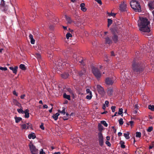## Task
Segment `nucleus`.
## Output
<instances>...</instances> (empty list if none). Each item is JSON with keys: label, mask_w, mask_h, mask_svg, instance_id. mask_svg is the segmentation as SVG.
<instances>
[{"label": "nucleus", "mask_w": 154, "mask_h": 154, "mask_svg": "<svg viewBox=\"0 0 154 154\" xmlns=\"http://www.w3.org/2000/svg\"><path fill=\"white\" fill-rule=\"evenodd\" d=\"M144 68V65L141 62L139 61L137 58H134L132 64V68L133 70L132 75L127 77L125 75L126 79L130 82H132L134 83L135 79L140 73L143 71Z\"/></svg>", "instance_id": "nucleus-1"}, {"label": "nucleus", "mask_w": 154, "mask_h": 154, "mask_svg": "<svg viewBox=\"0 0 154 154\" xmlns=\"http://www.w3.org/2000/svg\"><path fill=\"white\" fill-rule=\"evenodd\" d=\"M149 22L146 18H140V21H139L138 25L139 27L140 30L142 33H145V34H148L147 35L149 36L150 34L149 32H150V28L148 27V25L149 24Z\"/></svg>", "instance_id": "nucleus-2"}, {"label": "nucleus", "mask_w": 154, "mask_h": 154, "mask_svg": "<svg viewBox=\"0 0 154 154\" xmlns=\"http://www.w3.org/2000/svg\"><path fill=\"white\" fill-rule=\"evenodd\" d=\"M130 5L132 9L136 12H140L141 11V7L139 2L136 0L131 1Z\"/></svg>", "instance_id": "nucleus-3"}, {"label": "nucleus", "mask_w": 154, "mask_h": 154, "mask_svg": "<svg viewBox=\"0 0 154 154\" xmlns=\"http://www.w3.org/2000/svg\"><path fill=\"white\" fill-rule=\"evenodd\" d=\"M66 61L63 62L62 61H61L60 60L56 62L55 63V65H54L55 68H57V69H62L66 67Z\"/></svg>", "instance_id": "nucleus-4"}, {"label": "nucleus", "mask_w": 154, "mask_h": 154, "mask_svg": "<svg viewBox=\"0 0 154 154\" xmlns=\"http://www.w3.org/2000/svg\"><path fill=\"white\" fill-rule=\"evenodd\" d=\"M92 71L93 74L97 79L100 78L101 76V74L97 68L94 67H93L92 69Z\"/></svg>", "instance_id": "nucleus-5"}, {"label": "nucleus", "mask_w": 154, "mask_h": 154, "mask_svg": "<svg viewBox=\"0 0 154 154\" xmlns=\"http://www.w3.org/2000/svg\"><path fill=\"white\" fill-rule=\"evenodd\" d=\"M32 154H38V150L32 143H30L29 145Z\"/></svg>", "instance_id": "nucleus-6"}, {"label": "nucleus", "mask_w": 154, "mask_h": 154, "mask_svg": "<svg viewBox=\"0 0 154 154\" xmlns=\"http://www.w3.org/2000/svg\"><path fill=\"white\" fill-rule=\"evenodd\" d=\"M5 2L4 0H2L0 4V9L5 13H8V7L7 5H5Z\"/></svg>", "instance_id": "nucleus-7"}, {"label": "nucleus", "mask_w": 154, "mask_h": 154, "mask_svg": "<svg viewBox=\"0 0 154 154\" xmlns=\"http://www.w3.org/2000/svg\"><path fill=\"white\" fill-rule=\"evenodd\" d=\"M98 135L99 145L101 146H102L104 144V142L103 136L101 132H99L98 133Z\"/></svg>", "instance_id": "nucleus-8"}, {"label": "nucleus", "mask_w": 154, "mask_h": 154, "mask_svg": "<svg viewBox=\"0 0 154 154\" xmlns=\"http://www.w3.org/2000/svg\"><path fill=\"white\" fill-rule=\"evenodd\" d=\"M97 89L98 93L102 95H103L105 93L103 88L100 85H97L96 86Z\"/></svg>", "instance_id": "nucleus-9"}, {"label": "nucleus", "mask_w": 154, "mask_h": 154, "mask_svg": "<svg viewBox=\"0 0 154 154\" xmlns=\"http://www.w3.org/2000/svg\"><path fill=\"white\" fill-rule=\"evenodd\" d=\"M113 35L112 36V42L116 43L119 41V37L116 34L115 32H113Z\"/></svg>", "instance_id": "nucleus-10"}, {"label": "nucleus", "mask_w": 154, "mask_h": 154, "mask_svg": "<svg viewBox=\"0 0 154 154\" xmlns=\"http://www.w3.org/2000/svg\"><path fill=\"white\" fill-rule=\"evenodd\" d=\"M125 1H123L122 2H121L120 5V10L121 11H126V5L125 3Z\"/></svg>", "instance_id": "nucleus-11"}, {"label": "nucleus", "mask_w": 154, "mask_h": 154, "mask_svg": "<svg viewBox=\"0 0 154 154\" xmlns=\"http://www.w3.org/2000/svg\"><path fill=\"white\" fill-rule=\"evenodd\" d=\"M114 79L113 78H107L106 79L105 82L108 85H112L114 82Z\"/></svg>", "instance_id": "nucleus-12"}, {"label": "nucleus", "mask_w": 154, "mask_h": 154, "mask_svg": "<svg viewBox=\"0 0 154 154\" xmlns=\"http://www.w3.org/2000/svg\"><path fill=\"white\" fill-rule=\"evenodd\" d=\"M105 43L110 45L112 43V38L107 36L105 38Z\"/></svg>", "instance_id": "nucleus-13"}, {"label": "nucleus", "mask_w": 154, "mask_h": 154, "mask_svg": "<svg viewBox=\"0 0 154 154\" xmlns=\"http://www.w3.org/2000/svg\"><path fill=\"white\" fill-rule=\"evenodd\" d=\"M10 69L15 74H16L17 73V71L18 69V66H15L14 68L13 67L11 66L9 67Z\"/></svg>", "instance_id": "nucleus-14"}, {"label": "nucleus", "mask_w": 154, "mask_h": 154, "mask_svg": "<svg viewBox=\"0 0 154 154\" xmlns=\"http://www.w3.org/2000/svg\"><path fill=\"white\" fill-rule=\"evenodd\" d=\"M86 70L85 69L83 68L82 69L79 73V75L80 76H82L83 75H85L86 74Z\"/></svg>", "instance_id": "nucleus-15"}, {"label": "nucleus", "mask_w": 154, "mask_h": 154, "mask_svg": "<svg viewBox=\"0 0 154 154\" xmlns=\"http://www.w3.org/2000/svg\"><path fill=\"white\" fill-rule=\"evenodd\" d=\"M65 18H66V20L67 21V23L70 24L72 23V20L71 19L70 17L66 15H65Z\"/></svg>", "instance_id": "nucleus-16"}, {"label": "nucleus", "mask_w": 154, "mask_h": 154, "mask_svg": "<svg viewBox=\"0 0 154 154\" xmlns=\"http://www.w3.org/2000/svg\"><path fill=\"white\" fill-rule=\"evenodd\" d=\"M62 77L64 79H66L69 76V74L67 72L64 73L61 75Z\"/></svg>", "instance_id": "nucleus-17"}, {"label": "nucleus", "mask_w": 154, "mask_h": 154, "mask_svg": "<svg viewBox=\"0 0 154 154\" xmlns=\"http://www.w3.org/2000/svg\"><path fill=\"white\" fill-rule=\"evenodd\" d=\"M81 9L83 11L85 12L86 10V8L85 7V4L84 3H82L80 5Z\"/></svg>", "instance_id": "nucleus-18"}, {"label": "nucleus", "mask_w": 154, "mask_h": 154, "mask_svg": "<svg viewBox=\"0 0 154 154\" xmlns=\"http://www.w3.org/2000/svg\"><path fill=\"white\" fill-rule=\"evenodd\" d=\"M24 113H25V117L26 118H28L29 117V110L27 109H26L24 111Z\"/></svg>", "instance_id": "nucleus-19"}, {"label": "nucleus", "mask_w": 154, "mask_h": 154, "mask_svg": "<svg viewBox=\"0 0 154 154\" xmlns=\"http://www.w3.org/2000/svg\"><path fill=\"white\" fill-rule=\"evenodd\" d=\"M148 6L149 9L153 10L154 8L153 5V2H149L148 4Z\"/></svg>", "instance_id": "nucleus-20"}, {"label": "nucleus", "mask_w": 154, "mask_h": 154, "mask_svg": "<svg viewBox=\"0 0 154 154\" xmlns=\"http://www.w3.org/2000/svg\"><path fill=\"white\" fill-rule=\"evenodd\" d=\"M63 110L62 111H61L60 110H58V112L59 113H61V114H62L63 115H64L66 114V112L65 111V107H63L62 108Z\"/></svg>", "instance_id": "nucleus-21"}, {"label": "nucleus", "mask_w": 154, "mask_h": 154, "mask_svg": "<svg viewBox=\"0 0 154 154\" xmlns=\"http://www.w3.org/2000/svg\"><path fill=\"white\" fill-rule=\"evenodd\" d=\"M28 137L29 139H30L31 138L34 139L36 137L34 133H32L28 135Z\"/></svg>", "instance_id": "nucleus-22"}, {"label": "nucleus", "mask_w": 154, "mask_h": 154, "mask_svg": "<svg viewBox=\"0 0 154 154\" xmlns=\"http://www.w3.org/2000/svg\"><path fill=\"white\" fill-rule=\"evenodd\" d=\"M60 114L58 112H57L55 114L53 115L52 117L54 119V120L56 121L58 118V116L60 115Z\"/></svg>", "instance_id": "nucleus-23"}, {"label": "nucleus", "mask_w": 154, "mask_h": 154, "mask_svg": "<svg viewBox=\"0 0 154 154\" xmlns=\"http://www.w3.org/2000/svg\"><path fill=\"white\" fill-rule=\"evenodd\" d=\"M30 2L31 4V5L33 6L34 7H35L37 6V3L35 2L34 0H30Z\"/></svg>", "instance_id": "nucleus-24"}, {"label": "nucleus", "mask_w": 154, "mask_h": 154, "mask_svg": "<svg viewBox=\"0 0 154 154\" xmlns=\"http://www.w3.org/2000/svg\"><path fill=\"white\" fill-rule=\"evenodd\" d=\"M67 91L69 93L72 94V95L73 96H74V92L72 89L70 88H67Z\"/></svg>", "instance_id": "nucleus-25"}, {"label": "nucleus", "mask_w": 154, "mask_h": 154, "mask_svg": "<svg viewBox=\"0 0 154 154\" xmlns=\"http://www.w3.org/2000/svg\"><path fill=\"white\" fill-rule=\"evenodd\" d=\"M63 97L64 98L68 99V100H70V96L69 95H67L66 93H64L63 94Z\"/></svg>", "instance_id": "nucleus-26"}, {"label": "nucleus", "mask_w": 154, "mask_h": 154, "mask_svg": "<svg viewBox=\"0 0 154 154\" xmlns=\"http://www.w3.org/2000/svg\"><path fill=\"white\" fill-rule=\"evenodd\" d=\"M35 57L37 59L38 61L41 60V56L40 54L38 53H36L35 54Z\"/></svg>", "instance_id": "nucleus-27"}, {"label": "nucleus", "mask_w": 154, "mask_h": 154, "mask_svg": "<svg viewBox=\"0 0 154 154\" xmlns=\"http://www.w3.org/2000/svg\"><path fill=\"white\" fill-rule=\"evenodd\" d=\"M14 119L15 120V122L17 123H18L22 120V119L21 117L16 116L14 117Z\"/></svg>", "instance_id": "nucleus-28"}, {"label": "nucleus", "mask_w": 154, "mask_h": 154, "mask_svg": "<svg viewBox=\"0 0 154 154\" xmlns=\"http://www.w3.org/2000/svg\"><path fill=\"white\" fill-rule=\"evenodd\" d=\"M19 68L22 70H25L26 69V68L25 66V65L23 64H20L19 66Z\"/></svg>", "instance_id": "nucleus-29"}, {"label": "nucleus", "mask_w": 154, "mask_h": 154, "mask_svg": "<svg viewBox=\"0 0 154 154\" xmlns=\"http://www.w3.org/2000/svg\"><path fill=\"white\" fill-rule=\"evenodd\" d=\"M69 116H70L69 114L68 113H66V116H64L63 117V119L64 120H67L69 118Z\"/></svg>", "instance_id": "nucleus-30"}, {"label": "nucleus", "mask_w": 154, "mask_h": 154, "mask_svg": "<svg viewBox=\"0 0 154 154\" xmlns=\"http://www.w3.org/2000/svg\"><path fill=\"white\" fill-rule=\"evenodd\" d=\"M98 129L100 131V132H101V131L103 130V127L101 125V124L100 123H99L98 124Z\"/></svg>", "instance_id": "nucleus-31"}, {"label": "nucleus", "mask_w": 154, "mask_h": 154, "mask_svg": "<svg viewBox=\"0 0 154 154\" xmlns=\"http://www.w3.org/2000/svg\"><path fill=\"white\" fill-rule=\"evenodd\" d=\"M107 22H108V25L107 26L109 27V26L112 23V20L110 19H107Z\"/></svg>", "instance_id": "nucleus-32"}, {"label": "nucleus", "mask_w": 154, "mask_h": 154, "mask_svg": "<svg viewBox=\"0 0 154 154\" xmlns=\"http://www.w3.org/2000/svg\"><path fill=\"white\" fill-rule=\"evenodd\" d=\"M129 132H127L126 133H124V135L125 138L127 139H128L129 138Z\"/></svg>", "instance_id": "nucleus-33"}, {"label": "nucleus", "mask_w": 154, "mask_h": 154, "mask_svg": "<svg viewBox=\"0 0 154 154\" xmlns=\"http://www.w3.org/2000/svg\"><path fill=\"white\" fill-rule=\"evenodd\" d=\"M73 58L75 59L76 60H74L75 62L79 60V57H77V55L76 54H74L73 56Z\"/></svg>", "instance_id": "nucleus-34"}, {"label": "nucleus", "mask_w": 154, "mask_h": 154, "mask_svg": "<svg viewBox=\"0 0 154 154\" xmlns=\"http://www.w3.org/2000/svg\"><path fill=\"white\" fill-rule=\"evenodd\" d=\"M120 143L121 144V147L123 148H125V145L124 144H125V142L123 141H121Z\"/></svg>", "instance_id": "nucleus-35"}, {"label": "nucleus", "mask_w": 154, "mask_h": 154, "mask_svg": "<svg viewBox=\"0 0 154 154\" xmlns=\"http://www.w3.org/2000/svg\"><path fill=\"white\" fill-rule=\"evenodd\" d=\"M113 93V90L112 89H109L107 91V93L109 95H111Z\"/></svg>", "instance_id": "nucleus-36"}, {"label": "nucleus", "mask_w": 154, "mask_h": 154, "mask_svg": "<svg viewBox=\"0 0 154 154\" xmlns=\"http://www.w3.org/2000/svg\"><path fill=\"white\" fill-rule=\"evenodd\" d=\"M101 124H103L104 126L107 127L108 126V124L106 123V122L105 121H102L100 122Z\"/></svg>", "instance_id": "nucleus-37"}, {"label": "nucleus", "mask_w": 154, "mask_h": 154, "mask_svg": "<svg viewBox=\"0 0 154 154\" xmlns=\"http://www.w3.org/2000/svg\"><path fill=\"white\" fill-rule=\"evenodd\" d=\"M66 67H68L69 66V67L72 68L73 67L74 65L72 64H70L68 63V61L67 60H66Z\"/></svg>", "instance_id": "nucleus-38"}, {"label": "nucleus", "mask_w": 154, "mask_h": 154, "mask_svg": "<svg viewBox=\"0 0 154 154\" xmlns=\"http://www.w3.org/2000/svg\"><path fill=\"white\" fill-rule=\"evenodd\" d=\"M27 125V129H28L29 128H32V125L31 123H28L26 124Z\"/></svg>", "instance_id": "nucleus-39"}, {"label": "nucleus", "mask_w": 154, "mask_h": 154, "mask_svg": "<svg viewBox=\"0 0 154 154\" xmlns=\"http://www.w3.org/2000/svg\"><path fill=\"white\" fill-rule=\"evenodd\" d=\"M149 109L152 111H154V106L149 105L148 106Z\"/></svg>", "instance_id": "nucleus-40"}, {"label": "nucleus", "mask_w": 154, "mask_h": 154, "mask_svg": "<svg viewBox=\"0 0 154 154\" xmlns=\"http://www.w3.org/2000/svg\"><path fill=\"white\" fill-rule=\"evenodd\" d=\"M72 35L69 32H68L66 35V37L67 39H68L70 37H72Z\"/></svg>", "instance_id": "nucleus-41"}, {"label": "nucleus", "mask_w": 154, "mask_h": 154, "mask_svg": "<svg viewBox=\"0 0 154 154\" xmlns=\"http://www.w3.org/2000/svg\"><path fill=\"white\" fill-rule=\"evenodd\" d=\"M92 96V94H89V95H87L86 96V98L87 99L90 100L91 99Z\"/></svg>", "instance_id": "nucleus-42"}, {"label": "nucleus", "mask_w": 154, "mask_h": 154, "mask_svg": "<svg viewBox=\"0 0 154 154\" xmlns=\"http://www.w3.org/2000/svg\"><path fill=\"white\" fill-rule=\"evenodd\" d=\"M21 128L22 129H26L27 128V125L26 124H24L21 125Z\"/></svg>", "instance_id": "nucleus-43"}, {"label": "nucleus", "mask_w": 154, "mask_h": 154, "mask_svg": "<svg viewBox=\"0 0 154 154\" xmlns=\"http://www.w3.org/2000/svg\"><path fill=\"white\" fill-rule=\"evenodd\" d=\"M17 111L19 113H24V111H23V110L21 109H17Z\"/></svg>", "instance_id": "nucleus-44"}, {"label": "nucleus", "mask_w": 154, "mask_h": 154, "mask_svg": "<svg viewBox=\"0 0 154 154\" xmlns=\"http://www.w3.org/2000/svg\"><path fill=\"white\" fill-rule=\"evenodd\" d=\"M119 124L120 125H121L123 124L124 122H123L122 119L120 118L119 120Z\"/></svg>", "instance_id": "nucleus-45"}, {"label": "nucleus", "mask_w": 154, "mask_h": 154, "mask_svg": "<svg viewBox=\"0 0 154 154\" xmlns=\"http://www.w3.org/2000/svg\"><path fill=\"white\" fill-rule=\"evenodd\" d=\"M107 14H108V15L109 16H112L113 17H115L116 15V14H115L114 13H110L109 12H107Z\"/></svg>", "instance_id": "nucleus-46"}, {"label": "nucleus", "mask_w": 154, "mask_h": 154, "mask_svg": "<svg viewBox=\"0 0 154 154\" xmlns=\"http://www.w3.org/2000/svg\"><path fill=\"white\" fill-rule=\"evenodd\" d=\"M141 136V133L140 132H137L136 133V137H140Z\"/></svg>", "instance_id": "nucleus-47"}, {"label": "nucleus", "mask_w": 154, "mask_h": 154, "mask_svg": "<svg viewBox=\"0 0 154 154\" xmlns=\"http://www.w3.org/2000/svg\"><path fill=\"white\" fill-rule=\"evenodd\" d=\"M123 109L122 108H120L119 109V111L118 112V114L121 115L122 114Z\"/></svg>", "instance_id": "nucleus-48"}, {"label": "nucleus", "mask_w": 154, "mask_h": 154, "mask_svg": "<svg viewBox=\"0 0 154 154\" xmlns=\"http://www.w3.org/2000/svg\"><path fill=\"white\" fill-rule=\"evenodd\" d=\"M154 147V142H152L150 145L149 146V149H152Z\"/></svg>", "instance_id": "nucleus-49"}, {"label": "nucleus", "mask_w": 154, "mask_h": 154, "mask_svg": "<svg viewBox=\"0 0 154 154\" xmlns=\"http://www.w3.org/2000/svg\"><path fill=\"white\" fill-rule=\"evenodd\" d=\"M153 130V127L152 126L149 127L147 130V131L148 132H150Z\"/></svg>", "instance_id": "nucleus-50"}, {"label": "nucleus", "mask_w": 154, "mask_h": 154, "mask_svg": "<svg viewBox=\"0 0 154 154\" xmlns=\"http://www.w3.org/2000/svg\"><path fill=\"white\" fill-rule=\"evenodd\" d=\"M0 69L4 71H6L7 70V68L6 67H0Z\"/></svg>", "instance_id": "nucleus-51"}, {"label": "nucleus", "mask_w": 154, "mask_h": 154, "mask_svg": "<svg viewBox=\"0 0 154 154\" xmlns=\"http://www.w3.org/2000/svg\"><path fill=\"white\" fill-rule=\"evenodd\" d=\"M106 144L108 146L110 147L111 146V144L108 141H106Z\"/></svg>", "instance_id": "nucleus-52"}, {"label": "nucleus", "mask_w": 154, "mask_h": 154, "mask_svg": "<svg viewBox=\"0 0 154 154\" xmlns=\"http://www.w3.org/2000/svg\"><path fill=\"white\" fill-rule=\"evenodd\" d=\"M116 107V106H112L111 107V109L112 112H114L115 111Z\"/></svg>", "instance_id": "nucleus-53"}, {"label": "nucleus", "mask_w": 154, "mask_h": 154, "mask_svg": "<svg viewBox=\"0 0 154 154\" xmlns=\"http://www.w3.org/2000/svg\"><path fill=\"white\" fill-rule=\"evenodd\" d=\"M40 128L42 130H44L45 128L44 127V124L43 123H42L41 125L40 126Z\"/></svg>", "instance_id": "nucleus-54"}, {"label": "nucleus", "mask_w": 154, "mask_h": 154, "mask_svg": "<svg viewBox=\"0 0 154 154\" xmlns=\"http://www.w3.org/2000/svg\"><path fill=\"white\" fill-rule=\"evenodd\" d=\"M86 91L87 93H89V94H92L91 91L89 89H87L86 90Z\"/></svg>", "instance_id": "nucleus-55"}, {"label": "nucleus", "mask_w": 154, "mask_h": 154, "mask_svg": "<svg viewBox=\"0 0 154 154\" xmlns=\"http://www.w3.org/2000/svg\"><path fill=\"white\" fill-rule=\"evenodd\" d=\"M95 1L97 2L98 4H100V5H101L102 4V2L101 0H94Z\"/></svg>", "instance_id": "nucleus-56"}, {"label": "nucleus", "mask_w": 154, "mask_h": 154, "mask_svg": "<svg viewBox=\"0 0 154 154\" xmlns=\"http://www.w3.org/2000/svg\"><path fill=\"white\" fill-rule=\"evenodd\" d=\"M39 154H45V152L43 151V149H41Z\"/></svg>", "instance_id": "nucleus-57"}, {"label": "nucleus", "mask_w": 154, "mask_h": 154, "mask_svg": "<svg viewBox=\"0 0 154 154\" xmlns=\"http://www.w3.org/2000/svg\"><path fill=\"white\" fill-rule=\"evenodd\" d=\"M31 43L32 44H34L35 43V40L33 39H31L30 41Z\"/></svg>", "instance_id": "nucleus-58"}, {"label": "nucleus", "mask_w": 154, "mask_h": 154, "mask_svg": "<svg viewBox=\"0 0 154 154\" xmlns=\"http://www.w3.org/2000/svg\"><path fill=\"white\" fill-rule=\"evenodd\" d=\"M105 104L106 105V106L107 107L109 106V102L108 101L106 100L105 102Z\"/></svg>", "instance_id": "nucleus-59"}, {"label": "nucleus", "mask_w": 154, "mask_h": 154, "mask_svg": "<svg viewBox=\"0 0 154 154\" xmlns=\"http://www.w3.org/2000/svg\"><path fill=\"white\" fill-rule=\"evenodd\" d=\"M47 11L48 13V16H49L51 14V12H50V11H49V10H47Z\"/></svg>", "instance_id": "nucleus-60"}, {"label": "nucleus", "mask_w": 154, "mask_h": 154, "mask_svg": "<svg viewBox=\"0 0 154 154\" xmlns=\"http://www.w3.org/2000/svg\"><path fill=\"white\" fill-rule=\"evenodd\" d=\"M80 63H81L82 64H83L84 63V60H83L82 59L81 60H79V61H78Z\"/></svg>", "instance_id": "nucleus-61"}, {"label": "nucleus", "mask_w": 154, "mask_h": 154, "mask_svg": "<svg viewBox=\"0 0 154 154\" xmlns=\"http://www.w3.org/2000/svg\"><path fill=\"white\" fill-rule=\"evenodd\" d=\"M13 93L14 95H16V96H18V94L15 91H14Z\"/></svg>", "instance_id": "nucleus-62"}, {"label": "nucleus", "mask_w": 154, "mask_h": 154, "mask_svg": "<svg viewBox=\"0 0 154 154\" xmlns=\"http://www.w3.org/2000/svg\"><path fill=\"white\" fill-rule=\"evenodd\" d=\"M25 97V94H23V95H22L21 96L20 98L21 99H23Z\"/></svg>", "instance_id": "nucleus-63"}, {"label": "nucleus", "mask_w": 154, "mask_h": 154, "mask_svg": "<svg viewBox=\"0 0 154 154\" xmlns=\"http://www.w3.org/2000/svg\"><path fill=\"white\" fill-rule=\"evenodd\" d=\"M29 37L30 39H33V35L31 34H30L29 35Z\"/></svg>", "instance_id": "nucleus-64"}]
</instances>
